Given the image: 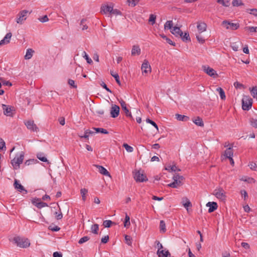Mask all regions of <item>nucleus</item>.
Segmentation results:
<instances>
[{
	"mask_svg": "<svg viewBox=\"0 0 257 257\" xmlns=\"http://www.w3.org/2000/svg\"><path fill=\"white\" fill-rule=\"evenodd\" d=\"M250 124L254 128H257V119L250 118L249 119Z\"/></svg>",
	"mask_w": 257,
	"mask_h": 257,
	"instance_id": "42",
	"label": "nucleus"
},
{
	"mask_svg": "<svg viewBox=\"0 0 257 257\" xmlns=\"http://www.w3.org/2000/svg\"><path fill=\"white\" fill-rule=\"evenodd\" d=\"M157 254L159 257H171V254L168 250L164 251L159 249L157 251Z\"/></svg>",
	"mask_w": 257,
	"mask_h": 257,
	"instance_id": "23",
	"label": "nucleus"
},
{
	"mask_svg": "<svg viewBox=\"0 0 257 257\" xmlns=\"http://www.w3.org/2000/svg\"><path fill=\"white\" fill-rule=\"evenodd\" d=\"M196 37L197 41L199 43H200L201 44H203L205 42V38L203 37L201 35V34H200V33H198V34H196Z\"/></svg>",
	"mask_w": 257,
	"mask_h": 257,
	"instance_id": "34",
	"label": "nucleus"
},
{
	"mask_svg": "<svg viewBox=\"0 0 257 257\" xmlns=\"http://www.w3.org/2000/svg\"><path fill=\"white\" fill-rule=\"evenodd\" d=\"M110 74L112 77H113L117 82V83L120 85V81L119 80V77L117 73H113V72H111Z\"/></svg>",
	"mask_w": 257,
	"mask_h": 257,
	"instance_id": "41",
	"label": "nucleus"
},
{
	"mask_svg": "<svg viewBox=\"0 0 257 257\" xmlns=\"http://www.w3.org/2000/svg\"><path fill=\"white\" fill-rule=\"evenodd\" d=\"M94 134V132L92 131L89 130H86L84 131V134L83 136L79 135V137L81 138H84L86 139H88L89 136L90 135H93Z\"/></svg>",
	"mask_w": 257,
	"mask_h": 257,
	"instance_id": "29",
	"label": "nucleus"
},
{
	"mask_svg": "<svg viewBox=\"0 0 257 257\" xmlns=\"http://www.w3.org/2000/svg\"><path fill=\"white\" fill-rule=\"evenodd\" d=\"M134 179L137 182H143L148 180L146 175L142 170H139L136 172L134 175Z\"/></svg>",
	"mask_w": 257,
	"mask_h": 257,
	"instance_id": "5",
	"label": "nucleus"
},
{
	"mask_svg": "<svg viewBox=\"0 0 257 257\" xmlns=\"http://www.w3.org/2000/svg\"><path fill=\"white\" fill-rule=\"evenodd\" d=\"M246 29L248 30V31L250 33H255L257 32V27H246Z\"/></svg>",
	"mask_w": 257,
	"mask_h": 257,
	"instance_id": "61",
	"label": "nucleus"
},
{
	"mask_svg": "<svg viewBox=\"0 0 257 257\" xmlns=\"http://www.w3.org/2000/svg\"><path fill=\"white\" fill-rule=\"evenodd\" d=\"M197 28L200 34L205 32L206 30L207 25L204 22H198Z\"/></svg>",
	"mask_w": 257,
	"mask_h": 257,
	"instance_id": "18",
	"label": "nucleus"
},
{
	"mask_svg": "<svg viewBox=\"0 0 257 257\" xmlns=\"http://www.w3.org/2000/svg\"><path fill=\"white\" fill-rule=\"evenodd\" d=\"M98 229H99V226H98V224H94L92 225L91 227V230L92 233H93L95 234H98Z\"/></svg>",
	"mask_w": 257,
	"mask_h": 257,
	"instance_id": "37",
	"label": "nucleus"
},
{
	"mask_svg": "<svg viewBox=\"0 0 257 257\" xmlns=\"http://www.w3.org/2000/svg\"><path fill=\"white\" fill-rule=\"evenodd\" d=\"M146 121L148 122V123H149L150 124H151L152 125H153L157 130H158V125L155 122H154V121L152 120L151 119H149V118H147L146 119Z\"/></svg>",
	"mask_w": 257,
	"mask_h": 257,
	"instance_id": "57",
	"label": "nucleus"
},
{
	"mask_svg": "<svg viewBox=\"0 0 257 257\" xmlns=\"http://www.w3.org/2000/svg\"><path fill=\"white\" fill-rule=\"evenodd\" d=\"M24 158V153L22 152L19 157H15L11 161V164L14 169H18L20 168V165L23 163Z\"/></svg>",
	"mask_w": 257,
	"mask_h": 257,
	"instance_id": "3",
	"label": "nucleus"
},
{
	"mask_svg": "<svg viewBox=\"0 0 257 257\" xmlns=\"http://www.w3.org/2000/svg\"><path fill=\"white\" fill-rule=\"evenodd\" d=\"M217 2L218 3L221 4L222 5V6L224 7H228L229 6V1H227L226 2H225L224 0H217Z\"/></svg>",
	"mask_w": 257,
	"mask_h": 257,
	"instance_id": "58",
	"label": "nucleus"
},
{
	"mask_svg": "<svg viewBox=\"0 0 257 257\" xmlns=\"http://www.w3.org/2000/svg\"><path fill=\"white\" fill-rule=\"evenodd\" d=\"M100 85L103 88H104L108 92H109L110 93L112 92V91L107 87V85H106V84L103 82H102L100 84Z\"/></svg>",
	"mask_w": 257,
	"mask_h": 257,
	"instance_id": "64",
	"label": "nucleus"
},
{
	"mask_svg": "<svg viewBox=\"0 0 257 257\" xmlns=\"http://www.w3.org/2000/svg\"><path fill=\"white\" fill-rule=\"evenodd\" d=\"M10 240L21 248H27L30 245V242L28 238H25L19 236H15Z\"/></svg>",
	"mask_w": 257,
	"mask_h": 257,
	"instance_id": "1",
	"label": "nucleus"
},
{
	"mask_svg": "<svg viewBox=\"0 0 257 257\" xmlns=\"http://www.w3.org/2000/svg\"><path fill=\"white\" fill-rule=\"evenodd\" d=\"M232 4L234 7H238L243 5L241 0H233L232 2Z\"/></svg>",
	"mask_w": 257,
	"mask_h": 257,
	"instance_id": "44",
	"label": "nucleus"
},
{
	"mask_svg": "<svg viewBox=\"0 0 257 257\" xmlns=\"http://www.w3.org/2000/svg\"><path fill=\"white\" fill-rule=\"evenodd\" d=\"M114 223L112 221L109 220H104L103 222V225L105 227H109L112 224Z\"/></svg>",
	"mask_w": 257,
	"mask_h": 257,
	"instance_id": "46",
	"label": "nucleus"
},
{
	"mask_svg": "<svg viewBox=\"0 0 257 257\" xmlns=\"http://www.w3.org/2000/svg\"><path fill=\"white\" fill-rule=\"evenodd\" d=\"M193 121L194 123H195L198 126H203L204 125V123H203L202 119L199 116H197V117L195 118L193 120Z\"/></svg>",
	"mask_w": 257,
	"mask_h": 257,
	"instance_id": "27",
	"label": "nucleus"
},
{
	"mask_svg": "<svg viewBox=\"0 0 257 257\" xmlns=\"http://www.w3.org/2000/svg\"><path fill=\"white\" fill-rule=\"evenodd\" d=\"M233 145L231 144L228 148H227L224 152V156L226 158H229L233 156Z\"/></svg>",
	"mask_w": 257,
	"mask_h": 257,
	"instance_id": "19",
	"label": "nucleus"
},
{
	"mask_svg": "<svg viewBox=\"0 0 257 257\" xmlns=\"http://www.w3.org/2000/svg\"><path fill=\"white\" fill-rule=\"evenodd\" d=\"M32 203L40 209L48 206L46 203L41 201V199L37 198H34L32 201Z\"/></svg>",
	"mask_w": 257,
	"mask_h": 257,
	"instance_id": "11",
	"label": "nucleus"
},
{
	"mask_svg": "<svg viewBox=\"0 0 257 257\" xmlns=\"http://www.w3.org/2000/svg\"><path fill=\"white\" fill-rule=\"evenodd\" d=\"M141 50L139 45H134L132 47L131 54L132 56L140 55Z\"/></svg>",
	"mask_w": 257,
	"mask_h": 257,
	"instance_id": "22",
	"label": "nucleus"
},
{
	"mask_svg": "<svg viewBox=\"0 0 257 257\" xmlns=\"http://www.w3.org/2000/svg\"><path fill=\"white\" fill-rule=\"evenodd\" d=\"M89 239H90L89 237H88L87 236H83V237L79 239L78 243L79 244L83 243L84 242H85L87 241H88Z\"/></svg>",
	"mask_w": 257,
	"mask_h": 257,
	"instance_id": "51",
	"label": "nucleus"
},
{
	"mask_svg": "<svg viewBox=\"0 0 257 257\" xmlns=\"http://www.w3.org/2000/svg\"><path fill=\"white\" fill-rule=\"evenodd\" d=\"M4 114L8 116L13 117L15 112V109L13 106L9 105L2 104Z\"/></svg>",
	"mask_w": 257,
	"mask_h": 257,
	"instance_id": "4",
	"label": "nucleus"
},
{
	"mask_svg": "<svg viewBox=\"0 0 257 257\" xmlns=\"http://www.w3.org/2000/svg\"><path fill=\"white\" fill-rule=\"evenodd\" d=\"M252 104V99L249 96L244 95L242 99V108L244 110H248Z\"/></svg>",
	"mask_w": 257,
	"mask_h": 257,
	"instance_id": "2",
	"label": "nucleus"
},
{
	"mask_svg": "<svg viewBox=\"0 0 257 257\" xmlns=\"http://www.w3.org/2000/svg\"><path fill=\"white\" fill-rule=\"evenodd\" d=\"M171 32L176 37H182L183 34V32L181 30L180 28L178 27H173V29L171 30Z\"/></svg>",
	"mask_w": 257,
	"mask_h": 257,
	"instance_id": "17",
	"label": "nucleus"
},
{
	"mask_svg": "<svg viewBox=\"0 0 257 257\" xmlns=\"http://www.w3.org/2000/svg\"><path fill=\"white\" fill-rule=\"evenodd\" d=\"M176 118L177 120L183 121H187L189 119V117L188 116L179 114H176Z\"/></svg>",
	"mask_w": 257,
	"mask_h": 257,
	"instance_id": "26",
	"label": "nucleus"
},
{
	"mask_svg": "<svg viewBox=\"0 0 257 257\" xmlns=\"http://www.w3.org/2000/svg\"><path fill=\"white\" fill-rule=\"evenodd\" d=\"M125 243H127L129 245H131L132 244V237L127 235H125Z\"/></svg>",
	"mask_w": 257,
	"mask_h": 257,
	"instance_id": "52",
	"label": "nucleus"
},
{
	"mask_svg": "<svg viewBox=\"0 0 257 257\" xmlns=\"http://www.w3.org/2000/svg\"><path fill=\"white\" fill-rule=\"evenodd\" d=\"M181 37L184 42H187L191 41V39L188 32H185L184 34H183L182 37Z\"/></svg>",
	"mask_w": 257,
	"mask_h": 257,
	"instance_id": "35",
	"label": "nucleus"
},
{
	"mask_svg": "<svg viewBox=\"0 0 257 257\" xmlns=\"http://www.w3.org/2000/svg\"><path fill=\"white\" fill-rule=\"evenodd\" d=\"M130 226V218L127 214L125 215L124 221V226L128 228Z\"/></svg>",
	"mask_w": 257,
	"mask_h": 257,
	"instance_id": "39",
	"label": "nucleus"
},
{
	"mask_svg": "<svg viewBox=\"0 0 257 257\" xmlns=\"http://www.w3.org/2000/svg\"><path fill=\"white\" fill-rule=\"evenodd\" d=\"M28 13L27 10H23L18 15V18L17 19V23L18 24H22L24 20L26 19V16Z\"/></svg>",
	"mask_w": 257,
	"mask_h": 257,
	"instance_id": "12",
	"label": "nucleus"
},
{
	"mask_svg": "<svg viewBox=\"0 0 257 257\" xmlns=\"http://www.w3.org/2000/svg\"><path fill=\"white\" fill-rule=\"evenodd\" d=\"M55 217L57 220H60L62 219L63 217V214L61 211V210L60 209L59 212H55Z\"/></svg>",
	"mask_w": 257,
	"mask_h": 257,
	"instance_id": "53",
	"label": "nucleus"
},
{
	"mask_svg": "<svg viewBox=\"0 0 257 257\" xmlns=\"http://www.w3.org/2000/svg\"><path fill=\"white\" fill-rule=\"evenodd\" d=\"M123 147L125 148L126 151L128 152L131 153L133 151V148L127 144H123Z\"/></svg>",
	"mask_w": 257,
	"mask_h": 257,
	"instance_id": "49",
	"label": "nucleus"
},
{
	"mask_svg": "<svg viewBox=\"0 0 257 257\" xmlns=\"http://www.w3.org/2000/svg\"><path fill=\"white\" fill-rule=\"evenodd\" d=\"M160 231L162 233H165L166 231V224L164 220L160 221Z\"/></svg>",
	"mask_w": 257,
	"mask_h": 257,
	"instance_id": "36",
	"label": "nucleus"
},
{
	"mask_svg": "<svg viewBox=\"0 0 257 257\" xmlns=\"http://www.w3.org/2000/svg\"><path fill=\"white\" fill-rule=\"evenodd\" d=\"M247 12L249 11V14L252 15L255 17H257V9H247Z\"/></svg>",
	"mask_w": 257,
	"mask_h": 257,
	"instance_id": "55",
	"label": "nucleus"
},
{
	"mask_svg": "<svg viewBox=\"0 0 257 257\" xmlns=\"http://www.w3.org/2000/svg\"><path fill=\"white\" fill-rule=\"evenodd\" d=\"M86 21V20L84 19L81 21L80 25L82 26V30H87L88 28L87 26L85 24Z\"/></svg>",
	"mask_w": 257,
	"mask_h": 257,
	"instance_id": "50",
	"label": "nucleus"
},
{
	"mask_svg": "<svg viewBox=\"0 0 257 257\" xmlns=\"http://www.w3.org/2000/svg\"><path fill=\"white\" fill-rule=\"evenodd\" d=\"M120 12L119 11H118V10L117 9H113V8L112 9V11L111 12V13H110V15H120Z\"/></svg>",
	"mask_w": 257,
	"mask_h": 257,
	"instance_id": "62",
	"label": "nucleus"
},
{
	"mask_svg": "<svg viewBox=\"0 0 257 257\" xmlns=\"http://www.w3.org/2000/svg\"><path fill=\"white\" fill-rule=\"evenodd\" d=\"M88 193V190L85 188H82L80 190V194L82 196V200L83 201H85L86 200V195Z\"/></svg>",
	"mask_w": 257,
	"mask_h": 257,
	"instance_id": "30",
	"label": "nucleus"
},
{
	"mask_svg": "<svg viewBox=\"0 0 257 257\" xmlns=\"http://www.w3.org/2000/svg\"><path fill=\"white\" fill-rule=\"evenodd\" d=\"M156 16L154 14H151L150 15L149 22L151 23V24L153 25L156 22Z\"/></svg>",
	"mask_w": 257,
	"mask_h": 257,
	"instance_id": "43",
	"label": "nucleus"
},
{
	"mask_svg": "<svg viewBox=\"0 0 257 257\" xmlns=\"http://www.w3.org/2000/svg\"><path fill=\"white\" fill-rule=\"evenodd\" d=\"M173 179H175L177 180L178 181H180L181 182V184H182V181L184 179V178L183 177V176H181L179 174H176L173 176Z\"/></svg>",
	"mask_w": 257,
	"mask_h": 257,
	"instance_id": "47",
	"label": "nucleus"
},
{
	"mask_svg": "<svg viewBox=\"0 0 257 257\" xmlns=\"http://www.w3.org/2000/svg\"><path fill=\"white\" fill-rule=\"evenodd\" d=\"M216 91L219 92L221 99L224 100L226 96L223 89L221 87H218L216 89Z\"/></svg>",
	"mask_w": 257,
	"mask_h": 257,
	"instance_id": "32",
	"label": "nucleus"
},
{
	"mask_svg": "<svg viewBox=\"0 0 257 257\" xmlns=\"http://www.w3.org/2000/svg\"><path fill=\"white\" fill-rule=\"evenodd\" d=\"M109 240V236L108 235L104 236L101 238V242L102 243H106Z\"/></svg>",
	"mask_w": 257,
	"mask_h": 257,
	"instance_id": "63",
	"label": "nucleus"
},
{
	"mask_svg": "<svg viewBox=\"0 0 257 257\" xmlns=\"http://www.w3.org/2000/svg\"><path fill=\"white\" fill-rule=\"evenodd\" d=\"M173 179L174 181L172 183L168 185V186L169 187H172L173 188H176L178 186H180V185H182L181 184V182L180 181H178L177 180H176L175 179Z\"/></svg>",
	"mask_w": 257,
	"mask_h": 257,
	"instance_id": "25",
	"label": "nucleus"
},
{
	"mask_svg": "<svg viewBox=\"0 0 257 257\" xmlns=\"http://www.w3.org/2000/svg\"><path fill=\"white\" fill-rule=\"evenodd\" d=\"M221 25L227 30H235L239 27L238 23H232L226 20L223 21L222 22Z\"/></svg>",
	"mask_w": 257,
	"mask_h": 257,
	"instance_id": "7",
	"label": "nucleus"
},
{
	"mask_svg": "<svg viewBox=\"0 0 257 257\" xmlns=\"http://www.w3.org/2000/svg\"><path fill=\"white\" fill-rule=\"evenodd\" d=\"M112 8L113 7L110 6H102L101 7V12H102L105 14L108 13L110 14Z\"/></svg>",
	"mask_w": 257,
	"mask_h": 257,
	"instance_id": "24",
	"label": "nucleus"
},
{
	"mask_svg": "<svg viewBox=\"0 0 257 257\" xmlns=\"http://www.w3.org/2000/svg\"><path fill=\"white\" fill-rule=\"evenodd\" d=\"M120 108L116 104H112L110 109V115L113 118H115L118 116L119 114Z\"/></svg>",
	"mask_w": 257,
	"mask_h": 257,
	"instance_id": "9",
	"label": "nucleus"
},
{
	"mask_svg": "<svg viewBox=\"0 0 257 257\" xmlns=\"http://www.w3.org/2000/svg\"><path fill=\"white\" fill-rule=\"evenodd\" d=\"M25 124L27 128L32 131L37 132L39 131V128L33 120H28L25 122Z\"/></svg>",
	"mask_w": 257,
	"mask_h": 257,
	"instance_id": "8",
	"label": "nucleus"
},
{
	"mask_svg": "<svg viewBox=\"0 0 257 257\" xmlns=\"http://www.w3.org/2000/svg\"><path fill=\"white\" fill-rule=\"evenodd\" d=\"M49 229L53 231H58L60 229V228L58 226L50 225L49 226Z\"/></svg>",
	"mask_w": 257,
	"mask_h": 257,
	"instance_id": "59",
	"label": "nucleus"
},
{
	"mask_svg": "<svg viewBox=\"0 0 257 257\" xmlns=\"http://www.w3.org/2000/svg\"><path fill=\"white\" fill-rule=\"evenodd\" d=\"M183 205L184 207L188 210V207H191L192 204L189 200L187 198H184L182 200Z\"/></svg>",
	"mask_w": 257,
	"mask_h": 257,
	"instance_id": "28",
	"label": "nucleus"
},
{
	"mask_svg": "<svg viewBox=\"0 0 257 257\" xmlns=\"http://www.w3.org/2000/svg\"><path fill=\"white\" fill-rule=\"evenodd\" d=\"M225 191L221 188H216L214 190L213 194L218 199L224 201L226 199V196Z\"/></svg>",
	"mask_w": 257,
	"mask_h": 257,
	"instance_id": "6",
	"label": "nucleus"
},
{
	"mask_svg": "<svg viewBox=\"0 0 257 257\" xmlns=\"http://www.w3.org/2000/svg\"><path fill=\"white\" fill-rule=\"evenodd\" d=\"M203 71L210 76L215 77L217 76L216 71L213 69L207 66H203Z\"/></svg>",
	"mask_w": 257,
	"mask_h": 257,
	"instance_id": "10",
	"label": "nucleus"
},
{
	"mask_svg": "<svg viewBox=\"0 0 257 257\" xmlns=\"http://www.w3.org/2000/svg\"><path fill=\"white\" fill-rule=\"evenodd\" d=\"M167 170L175 172L176 171H180L181 170L180 169H178L177 167L175 165L170 166H168V168L166 169Z\"/></svg>",
	"mask_w": 257,
	"mask_h": 257,
	"instance_id": "48",
	"label": "nucleus"
},
{
	"mask_svg": "<svg viewBox=\"0 0 257 257\" xmlns=\"http://www.w3.org/2000/svg\"><path fill=\"white\" fill-rule=\"evenodd\" d=\"M249 90L253 98H255L257 96V87L255 86L251 88H249Z\"/></svg>",
	"mask_w": 257,
	"mask_h": 257,
	"instance_id": "38",
	"label": "nucleus"
},
{
	"mask_svg": "<svg viewBox=\"0 0 257 257\" xmlns=\"http://www.w3.org/2000/svg\"><path fill=\"white\" fill-rule=\"evenodd\" d=\"M14 186L15 188L17 189L19 191L22 192L23 191H25V194L27 193V191L25 189L23 186H22L21 184L19 183V181L17 180H15L14 182Z\"/></svg>",
	"mask_w": 257,
	"mask_h": 257,
	"instance_id": "20",
	"label": "nucleus"
},
{
	"mask_svg": "<svg viewBox=\"0 0 257 257\" xmlns=\"http://www.w3.org/2000/svg\"><path fill=\"white\" fill-rule=\"evenodd\" d=\"M93 129L94 130L96 133H100L104 134H108V132L106 130L104 129L103 128L93 127Z\"/></svg>",
	"mask_w": 257,
	"mask_h": 257,
	"instance_id": "40",
	"label": "nucleus"
},
{
	"mask_svg": "<svg viewBox=\"0 0 257 257\" xmlns=\"http://www.w3.org/2000/svg\"><path fill=\"white\" fill-rule=\"evenodd\" d=\"M37 157L41 161L44 162H48V163H49L47 158L43 156L42 154H38Z\"/></svg>",
	"mask_w": 257,
	"mask_h": 257,
	"instance_id": "45",
	"label": "nucleus"
},
{
	"mask_svg": "<svg viewBox=\"0 0 257 257\" xmlns=\"http://www.w3.org/2000/svg\"><path fill=\"white\" fill-rule=\"evenodd\" d=\"M34 53V51L32 49H29L27 50L26 54L25 56V58L26 59H30L32 58L33 56V53Z\"/></svg>",
	"mask_w": 257,
	"mask_h": 257,
	"instance_id": "33",
	"label": "nucleus"
},
{
	"mask_svg": "<svg viewBox=\"0 0 257 257\" xmlns=\"http://www.w3.org/2000/svg\"><path fill=\"white\" fill-rule=\"evenodd\" d=\"M122 109L124 111L125 115L130 118H133L131 113L126 107V104L124 101L121 100L119 101Z\"/></svg>",
	"mask_w": 257,
	"mask_h": 257,
	"instance_id": "14",
	"label": "nucleus"
},
{
	"mask_svg": "<svg viewBox=\"0 0 257 257\" xmlns=\"http://www.w3.org/2000/svg\"><path fill=\"white\" fill-rule=\"evenodd\" d=\"M173 28L172 21H167L164 25L165 30H172Z\"/></svg>",
	"mask_w": 257,
	"mask_h": 257,
	"instance_id": "31",
	"label": "nucleus"
},
{
	"mask_svg": "<svg viewBox=\"0 0 257 257\" xmlns=\"http://www.w3.org/2000/svg\"><path fill=\"white\" fill-rule=\"evenodd\" d=\"M12 36V35L11 33H7L4 38L0 41V46L9 43Z\"/></svg>",
	"mask_w": 257,
	"mask_h": 257,
	"instance_id": "21",
	"label": "nucleus"
},
{
	"mask_svg": "<svg viewBox=\"0 0 257 257\" xmlns=\"http://www.w3.org/2000/svg\"><path fill=\"white\" fill-rule=\"evenodd\" d=\"M206 206L209 207L208 212L211 213L217 209L218 205L216 202H209L206 204Z\"/></svg>",
	"mask_w": 257,
	"mask_h": 257,
	"instance_id": "15",
	"label": "nucleus"
},
{
	"mask_svg": "<svg viewBox=\"0 0 257 257\" xmlns=\"http://www.w3.org/2000/svg\"><path fill=\"white\" fill-rule=\"evenodd\" d=\"M248 166L252 170L257 171V165L255 163L251 162L249 163Z\"/></svg>",
	"mask_w": 257,
	"mask_h": 257,
	"instance_id": "56",
	"label": "nucleus"
},
{
	"mask_svg": "<svg viewBox=\"0 0 257 257\" xmlns=\"http://www.w3.org/2000/svg\"><path fill=\"white\" fill-rule=\"evenodd\" d=\"M95 166L98 169L99 172L105 176L110 177V174L108 171L103 166L95 165Z\"/></svg>",
	"mask_w": 257,
	"mask_h": 257,
	"instance_id": "16",
	"label": "nucleus"
},
{
	"mask_svg": "<svg viewBox=\"0 0 257 257\" xmlns=\"http://www.w3.org/2000/svg\"><path fill=\"white\" fill-rule=\"evenodd\" d=\"M141 69L143 73H148L149 72H151V68L148 61L147 60H144L142 65Z\"/></svg>",
	"mask_w": 257,
	"mask_h": 257,
	"instance_id": "13",
	"label": "nucleus"
},
{
	"mask_svg": "<svg viewBox=\"0 0 257 257\" xmlns=\"http://www.w3.org/2000/svg\"><path fill=\"white\" fill-rule=\"evenodd\" d=\"M83 54L84 55L83 57L85 58L88 63H92V60L88 57V56L85 51L83 52Z\"/></svg>",
	"mask_w": 257,
	"mask_h": 257,
	"instance_id": "54",
	"label": "nucleus"
},
{
	"mask_svg": "<svg viewBox=\"0 0 257 257\" xmlns=\"http://www.w3.org/2000/svg\"><path fill=\"white\" fill-rule=\"evenodd\" d=\"M38 19L42 23L46 22L49 21V19L47 15H45L41 18H40Z\"/></svg>",
	"mask_w": 257,
	"mask_h": 257,
	"instance_id": "60",
	"label": "nucleus"
}]
</instances>
